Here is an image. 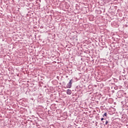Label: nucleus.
Segmentation results:
<instances>
[{"label": "nucleus", "instance_id": "obj_1", "mask_svg": "<svg viewBox=\"0 0 128 128\" xmlns=\"http://www.w3.org/2000/svg\"><path fill=\"white\" fill-rule=\"evenodd\" d=\"M101 120H102L101 124H104V126L110 125L108 124H110V122H108V120H106V118H102Z\"/></svg>", "mask_w": 128, "mask_h": 128}, {"label": "nucleus", "instance_id": "obj_12", "mask_svg": "<svg viewBox=\"0 0 128 128\" xmlns=\"http://www.w3.org/2000/svg\"><path fill=\"white\" fill-rule=\"evenodd\" d=\"M104 124H106V122H104Z\"/></svg>", "mask_w": 128, "mask_h": 128}, {"label": "nucleus", "instance_id": "obj_8", "mask_svg": "<svg viewBox=\"0 0 128 128\" xmlns=\"http://www.w3.org/2000/svg\"><path fill=\"white\" fill-rule=\"evenodd\" d=\"M10 4H12L14 2V0H10Z\"/></svg>", "mask_w": 128, "mask_h": 128}, {"label": "nucleus", "instance_id": "obj_9", "mask_svg": "<svg viewBox=\"0 0 128 128\" xmlns=\"http://www.w3.org/2000/svg\"><path fill=\"white\" fill-rule=\"evenodd\" d=\"M113 92H114V91H112Z\"/></svg>", "mask_w": 128, "mask_h": 128}, {"label": "nucleus", "instance_id": "obj_5", "mask_svg": "<svg viewBox=\"0 0 128 128\" xmlns=\"http://www.w3.org/2000/svg\"><path fill=\"white\" fill-rule=\"evenodd\" d=\"M124 102L126 104L128 103V97H126L124 98Z\"/></svg>", "mask_w": 128, "mask_h": 128}, {"label": "nucleus", "instance_id": "obj_6", "mask_svg": "<svg viewBox=\"0 0 128 128\" xmlns=\"http://www.w3.org/2000/svg\"><path fill=\"white\" fill-rule=\"evenodd\" d=\"M108 116V114H106V112H105L103 115H102V116L104 118V116Z\"/></svg>", "mask_w": 128, "mask_h": 128}, {"label": "nucleus", "instance_id": "obj_11", "mask_svg": "<svg viewBox=\"0 0 128 128\" xmlns=\"http://www.w3.org/2000/svg\"><path fill=\"white\" fill-rule=\"evenodd\" d=\"M113 92H114V91H112Z\"/></svg>", "mask_w": 128, "mask_h": 128}, {"label": "nucleus", "instance_id": "obj_10", "mask_svg": "<svg viewBox=\"0 0 128 128\" xmlns=\"http://www.w3.org/2000/svg\"><path fill=\"white\" fill-rule=\"evenodd\" d=\"M113 92H114V91H112Z\"/></svg>", "mask_w": 128, "mask_h": 128}, {"label": "nucleus", "instance_id": "obj_3", "mask_svg": "<svg viewBox=\"0 0 128 128\" xmlns=\"http://www.w3.org/2000/svg\"><path fill=\"white\" fill-rule=\"evenodd\" d=\"M72 80H70V82L66 85L67 88H72Z\"/></svg>", "mask_w": 128, "mask_h": 128}, {"label": "nucleus", "instance_id": "obj_7", "mask_svg": "<svg viewBox=\"0 0 128 128\" xmlns=\"http://www.w3.org/2000/svg\"><path fill=\"white\" fill-rule=\"evenodd\" d=\"M98 14H102V11H100V10L98 11Z\"/></svg>", "mask_w": 128, "mask_h": 128}, {"label": "nucleus", "instance_id": "obj_2", "mask_svg": "<svg viewBox=\"0 0 128 128\" xmlns=\"http://www.w3.org/2000/svg\"><path fill=\"white\" fill-rule=\"evenodd\" d=\"M124 93L122 92V91H118L117 93V96L119 98H122V94H124Z\"/></svg>", "mask_w": 128, "mask_h": 128}, {"label": "nucleus", "instance_id": "obj_4", "mask_svg": "<svg viewBox=\"0 0 128 128\" xmlns=\"http://www.w3.org/2000/svg\"><path fill=\"white\" fill-rule=\"evenodd\" d=\"M66 94H67L70 95L72 94V90L68 89L66 90Z\"/></svg>", "mask_w": 128, "mask_h": 128}]
</instances>
